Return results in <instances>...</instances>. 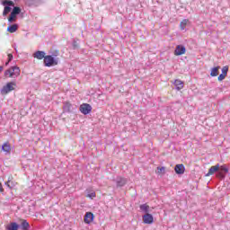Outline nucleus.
<instances>
[{"label":"nucleus","instance_id":"f257e3e1","mask_svg":"<svg viewBox=\"0 0 230 230\" xmlns=\"http://www.w3.org/2000/svg\"><path fill=\"white\" fill-rule=\"evenodd\" d=\"M20 75H21V68H19V66H11L7 70H5L4 73V76H5V78H8V77L17 78V76H19Z\"/></svg>","mask_w":230,"mask_h":230},{"label":"nucleus","instance_id":"f03ea898","mask_svg":"<svg viewBox=\"0 0 230 230\" xmlns=\"http://www.w3.org/2000/svg\"><path fill=\"white\" fill-rule=\"evenodd\" d=\"M59 60L60 59L58 58H55L51 55H47L45 59H43V64L45 67H53L55 66H58Z\"/></svg>","mask_w":230,"mask_h":230},{"label":"nucleus","instance_id":"7ed1b4c3","mask_svg":"<svg viewBox=\"0 0 230 230\" xmlns=\"http://www.w3.org/2000/svg\"><path fill=\"white\" fill-rule=\"evenodd\" d=\"M2 4L4 6V12H3V16L6 17V15H8L10 13V12H12L15 7V3H13V1L12 0H4L2 1Z\"/></svg>","mask_w":230,"mask_h":230},{"label":"nucleus","instance_id":"20e7f679","mask_svg":"<svg viewBox=\"0 0 230 230\" xmlns=\"http://www.w3.org/2000/svg\"><path fill=\"white\" fill-rule=\"evenodd\" d=\"M21 12H22L21 7L19 6L13 7L8 17V22H10V24H12V22H16L17 15H20Z\"/></svg>","mask_w":230,"mask_h":230},{"label":"nucleus","instance_id":"39448f33","mask_svg":"<svg viewBox=\"0 0 230 230\" xmlns=\"http://www.w3.org/2000/svg\"><path fill=\"white\" fill-rule=\"evenodd\" d=\"M227 173H229V167H227L226 164H223L221 166L219 165L217 177H218V179H220L221 181H224Z\"/></svg>","mask_w":230,"mask_h":230},{"label":"nucleus","instance_id":"423d86ee","mask_svg":"<svg viewBox=\"0 0 230 230\" xmlns=\"http://www.w3.org/2000/svg\"><path fill=\"white\" fill-rule=\"evenodd\" d=\"M15 85V82H9L0 90L1 94H8V93H12V91H15L13 87Z\"/></svg>","mask_w":230,"mask_h":230},{"label":"nucleus","instance_id":"0eeeda50","mask_svg":"<svg viewBox=\"0 0 230 230\" xmlns=\"http://www.w3.org/2000/svg\"><path fill=\"white\" fill-rule=\"evenodd\" d=\"M80 112L84 114V116H87V114H90L91 111H93V106L89 103H83L79 107Z\"/></svg>","mask_w":230,"mask_h":230},{"label":"nucleus","instance_id":"6e6552de","mask_svg":"<svg viewBox=\"0 0 230 230\" xmlns=\"http://www.w3.org/2000/svg\"><path fill=\"white\" fill-rule=\"evenodd\" d=\"M186 53V47L184 45H178L174 49V55L176 57H181V55H184Z\"/></svg>","mask_w":230,"mask_h":230},{"label":"nucleus","instance_id":"1a4fd4ad","mask_svg":"<svg viewBox=\"0 0 230 230\" xmlns=\"http://www.w3.org/2000/svg\"><path fill=\"white\" fill-rule=\"evenodd\" d=\"M33 58H37L38 60H45L46 58V52L42 50H37L32 54Z\"/></svg>","mask_w":230,"mask_h":230},{"label":"nucleus","instance_id":"9d476101","mask_svg":"<svg viewBox=\"0 0 230 230\" xmlns=\"http://www.w3.org/2000/svg\"><path fill=\"white\" fill-rule=\"evenodd\" d=\"M75 107H73V104H71L70 102H64V105H63V111L64 112H68V113H71V112H75Z\"/></svg>","mask_w":230,"mask_h":230},{"label":"nucleus","instance_id":"9b49d317","mask_svg":"<svg viewBox=\"0 0 230 230\" xmlns=\"http://www.w3.org/2000/svg\"><path fill=\"white\" fill-rule=\"evenodd\" d=\"M218 170H220V164H217L214 166H211L208 169V172L206 174V177H209V175H214L215 173H217V172H218Z\"/></svg>","mask_w":230,"mask_h":230},{"label":"nucleus","instance_id":"f8f14e48","mask_svg":"<svg viewBox=\"0 0 230 230\" xmlns=\"http://www.w3.org/2000/svg\"><path fill=\"white\" fill-rule=\"evenodd\" d=\"M186 170V167H184V164H176L174 167V172L175 173H177V175H182V173H184Z\"/></svg>","mask_w":230,"mask_h":230},{"label":"nucleus","instance_id":"ddd939ff","mask_svg":"<svg viewBox=\"0 0 230 230\" xmlns=\"http://www.w3.org/2000/svg\"><path fill=\"white\" fill-rule=\"evenodd\" d=\"M144 224H154V216L152 214H146L142 217Z\"/></svg>","mask_w":230,"mask_h":230},{"label":"nucleus","instance_id":"4468645a","mask_svg":"<svg viewBox=\"0 0 230 230\" xmlns=\"http://www.w3.org/2000/svg\"><path fill=\"white\" fill-rule=\"evenodd\" d=\"M19 229L30 230L31 229V226H30V223L26 219H22L21 224L19 225Z\"/></svg>","mask_w":230,"mask_h":230},{"label":"nucleus","instance_id":"2eb2a0df","mask_svg":"<svg viewBox=\"0 0 230 230\" xmlns=\"http://www.w3.org/2000/svg\"><path fill=\"white\" fill-rule=\"evenodd\" d=\"M115 182H116L117 188H123V186L127 184V179L123 177H117V179L115 180Z\"/></svg>","mask_w":230,"mask_h":230},{"label":"nucleus","instance_id":"dca6fc26","mask_svg":"<svg viewBox=\"0 0 230 230\" xmlns=\"http://www.w3.org/2000/svg\"><path fill=\"white\" fill-rule=\"evenodd\" d=\"M94 220V214L93 212H86L84 215V224H91Z\"/></svg>","mask_w":230,"mask_h":230},{"label":"nucleus","instance_id":"f3484780","mask_svg":"<svg viewBox=\"0 0 230 230\" xmlns=\"http://www.w3.org/2000/svg\"><path fill=\"white\" fill-rule=\"evenodd\" d=\"M6 230H19V224L17 222H11L5 226Z\"/></svg>","mask_w":230,"mask_h":230},{"label":"nucleus","instance_id":"a211bd4d","mask_svg":"<svg viewBox=\"0 0 230 230\" xmlns=\"http://www.w3.org/2000/svg\"><path fill=\"white\" fill-rule=\"evenodd\" d=\"M17 30H19V24L17 23L11 24L7 27V31H9V33H15Z\"/></svg>","mask_w":230,"mask_h":230},{"label":"nucleus","instance_id":"6ab92c4d","mask_svg":"<svg viewBox=\"0 0 230 230\" xmlns=\"http://www.w3.org/2000/svg\"><path fill=\"white\" fill-rule=\"evenodd\" d=\"M174 85H175L177 91H181V89H182L184 87V83L182 81H181L180 79H176L174 81Z\"/></svg>","mask_w":230,"mask_h":230},{"label":"nucleus","instance_id":"aec40b11","mask_svg":"<svg viewBox=\"0 0 230 230\" xmlns=\"http://www.w3.org/2000/svg\"><path fill=\"white\" fill-rule=\"evenodd\" d=\"M139 208L140 211L146 213V215L150 213V206H148L147 204H142L139 206Z\"/></svg>","mask_w":230,"mask_h":230},{"label":"nucleus","instance_id":"412c9836","mask_svg":"<svg viewBox=\"0 0 230 230\" xmlns=\"http://www.w3.org/2000/svg\"><path fill=\"white\" fill-rule=\"evenodd\" d=\"M219 71H220V66L213 67L210 72V76H218Z\"/></svg>","mask_w":230,"mask_h":230},{"label":"nucleus","instance_id":"4be33fe9","mask_svg":"<svg viewBox=\"0 0 230 230\" xmlns=\"http://www.w3.org/2000/svg\"><path fill=\"white\" fill-rule=\"evenodd\" d=\"M188 22H190V20L184 19L182 22L180 23V28L181 30H186V26H188Z\"/></svg>","mask_w":230,"mask_h":230},{"label":"nucleus","instance_id":"5701e85b","mask_svg":"<svg viewBox=\"0 0 230 230\" xmlns=\"http://www.w3.org/2000/svg\"><path fill=\"white\" fill-rule=\"evenodd\" d=\"M3 152H10L12 150V147L10 146V144L5 143L2 146Z\"/></svg>","mask_w":230,"mask_h":230},{"label":"nucleus","instance_id":"b1692460","mask_svg":"<svg viewBox=\"0 0 230 230\" xmlns=\"http://www.w3.org/2000/svg\"><path fill=\"white\" fill-rule=\"evenodd\" d=\"M72 46H73V49H80V45L78 44V41L76 40H73Z\"/></svg>","mask_w":230,"mask_h":230},{"label":"nucleus","instance_id":"393cba45","mask_svg":"<svg viewBox=\"0 0 230 230\" xmlns=\"http://www.w3.org/2000/svg\"><path fill=\"white\" fill-rule=\"evenodd\" d=\"M229 72V66H226L222 68V74L221 75H224L225 76H227V73Z\"/></svg>","mask_w":230,"mask_h":230},{"label":"nucleus","instance_id":"a878e982","mask_svg":"<svg viewBox=\"0 0 230 230\" xmlns=\"http://www.w3.org/2000/svg\"><path fill=\"white\" fill-rule=\"evenodd\" d=\"M157 173H163L164 175V173H166V168L165 167H157Z\"/></svg>","mask_w":230,"mask_h":230},{"label":"nucleus","instance_id":"bb28decb","mask_svg":"<svg viewBox=\"0 0 230 230\" xmlns=\"http://www.w3.org/2000/svg\"><path fill=\"white\" fill-rule=\"evenodd\" d=\"M5 184L7 185V188H10V190H12V188H13V182L12 181H7L5 182Z\"/></svg>","mask_w":230,"mask_h":230},{"label":"nucleus","instance_id":"cd10ccee","mask_svg":"<svg viewBox=\"0 0 230 230\" xmlns=\"http://www.w3.org/2000/svg\"><path fill=\"white\" fill-rule=\"evenodd\" d=\"M226 76L224 74H220L217 77L218 82H222L223 80H226Z\"/></svg>","mask_w":230,"mask_h":230},{"label":"nucleus","instance_id":"c85d7f7f","mask_svg":"<svg viewBox=\"0 0 230 230\" xmlns=\"http://www.w3.org/2000/svg\"><path fill=\"white\" fill-rule=\"evenodd\" d=\"M87 197H89V199H94V197H96V192L91 191L87 194Z\"/></svg>","mask_w":230,"mask_h":230},{"label":"nucleus","instance_id":"c756f323","mask_svg":"<svg viewBox=\"0 0 230 230\" xmlns=\"http://www.w3.org/2000/svg\"><path fill=\"white\" fill-rule=\"evenodd\" d=\"M13 60V55L8 54V62H12Z\"/></svg>","mask_w":230,"mask_h":230},{"label":"nucleus","instance_id":"7c9ffc66","mask_svg":"<svg viewBox=\"0 0 230 230\" xmlns=\"http://www.w3.org/2000/svg\"><path fill=\"white\" fill-rule=\"evenodd\" d=\"M0 193H4V189L3 188V183L0 182Z\"/></svg>","mask_w":230,"mask_h":230},{"label":"nucleus","instance_id":"2f4dec72","mask_svg":"<svg viewBox=\"0 0 230 230\" xmlns=\"http://www.w3.org/2000/svg\"><path fill=\"white\" fill-rule=\"evenodd\" d=\"M53 57H58V50H56L53 54H52Z\"/></svg>","mask_w":230,"mask_h":230},{"label":"nucleus","instance_id":"473e14b6","mask_svg":"<svg viewBox=\"0 0 230 230\" xmlns=\"http://www.w3.org/2000/svg\"><path fill=\"white\" fill-rule=\"evenodd\" d=\"M34 3H42V0H31Z\"/></svg>","mask_w":230,"mask_h":230},{"label":"nucleus","instance_id":"72a5a7b5","mask_svg":"<svg viewBox=\"0 0 230 230\" xmlns=\"http://www.w3.org/2000/svg\"><path fill=\"white\" fill-rule=\"evenodd\" d=\"M4 69V66H0V73H3V70Z\"/></svg>","mask_w":230,"mask_h":230},{"label":"nucleus","instance_id":"f704fd0d","mask_svg":"<svg viewBox=\"0 0 230 230\" xmlns=\"http://www.w3.org/2000/svg\"><path fill=\"white\" fill-rule=\"evenodd\" d=\"M8 64H10V62H8V60H7V62H5V66H8Z\"/></svg>","mask_w":230,"mask_h":230}]
</instances>
